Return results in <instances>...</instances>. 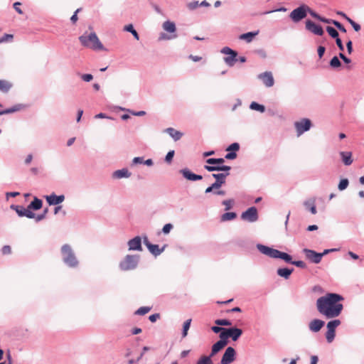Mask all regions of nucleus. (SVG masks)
I'll return each instance as SVG.
<instances>
[{
  "mask_svg": "<svg viewBox=\"0 0 364 364\" xmlns=\"http://www.w3.org/2000/svg\"><path fill=\"white\" fill-rule=\"evenodd\" d=\"M174 154H175V152H174L173 150L169 151L167 153V154H166V156L165 157V161H166V163L170 164L172 161V159H173V157L174 156Z\"/></svg>",
  "mask_w": 364,
  "mask_h": 364,
  "instance_id": "nucleus-49",
  "label": "nucleus"
},
{
  "mask_svg": "<svg viewBox=\"0 0 364 364\" xmlns=\"http://www.w3.org/2000/svg\"><path fill=\"white\" fill-rule=\"evenodd\" d=\"M12 87V83L5 80H0V91L7 93Z\"/></svg>",
  "mask_w": 364,
  "mask_h": 364,
  "instance_id": "nucleus-31",
  "label": "nucleus"
},
{
  "mask_svg": "<svg viewBox=\"0 0 364 364\" xmlns=\"http://www.w3.org/2000/svg\"><path fill=\"white\" fill-rule=\"evenodd\" d=\"M11 208L14 210L20 217H26L28 218H35V213L29 210L28 207L26 208L22 205H11Z\"/></svg>",
  "mask_w": 364,
  "mask_h": 364,
  "instance_id": "nucleus-9",
  "label": "nucleus"
},
{
  "mask_svg": "<svg viewBox=\"0 0 364 364\" xmlns=\"http://www.w3.org/2000/svg\"><path fill=\"white\" fill-rule=\"evenodd\" d=\"M303 252L307 259H309L311 262L314 264H318L321 262L322 259V255H319L318 252H316L314 250L304 248L303 250Z\"/></svg>",
  "mask_w": 364,
  "mask_h": 364,
  "instance_id": "nucleus-10",
  "label": "nucleus"
},
{
  "mask_svg": "<svg viewBox=\"0 0 364 364\" xmlns=\"http://www.w3.org/2000/svg\"><path fill=\"white\" fill-rule=\"evenodd\" d=\"M325 325V321L318 318H314L309 323V328L310 331L316 333L318 332Z\"/></svg>",
  "mask_w": 364,
  "mask_h": 364,
  "instance_id": "nucleus-19",
  "label": "nucleus"
},
{
  "mask_svg": "<svg viewBox=\"0 0 364 364\" xmlns=\"http://www.w3.org/2000/svg\"><path fill=\"white\" fill-rule=\"evenodd\" d=\"M237 53L234 51L233 53H230L228 56L224 58L225 63L230 67H232L237 61Z\"/></svg>",
  "mask_w": 364,
  "mask_h": 364,
  "instance_id": "nucleus-28",
  "label": "nucleus"
},
{
  "mask_svg": "<svg viewBox=\"0 0 364 364\" xmlns=\"http://www.w3.org/2000/svg\"><path fill=\"white\" fill-rule=\"evenodd\" d=\"M131 176L132 173L127 168L114 171L112 173V178L115 179L128 178Z\"/></svg>",
  "mask_w": 364,
  "mask_h": 364,
  "instance_id": "nucleus-20",
  "label": "nucleus"
},
{
  "mask_svg": "<svg viewBox=\"0 0 364 364\" xmlns=\"http://www.w3.org/2000/svg\"><path fill=\"white\" fill-rule=\"evenodd\" d=\"M241 218L242 220L249 223L256 222L259 218L257 208L255 206L249 208L247 210L242 213Z\"/></svg>",
  "mask_w": 364,
  "mask_h": 364,
  "instance_id": "nucleus-8",
  "label": "nucleus"
},
{
  "mask_svg": "<svg viewBox=\"0 0 364 364\" xmlns=\"http://www.w3.org/2000/svg\"><path fill=\"white\" fill-rule=\"evenodd\" d=\"M26 107V105L17 104V105H15L14 106H13L12 107H10V108H8V109H6L4 110H1L0 116L3 115V114H7L13 113V112H15L17 111H20Z\"/></svg>",
  "mask_w": 364,
  "mask_h": 364,
  "instance_id": "nucleus-25",
  "label": "nucleus"
},
{
  "mask_svg": "<svg viewBox=\"0 0 364 364\" xmlns=\"http://www.w3.org/2000/svg\"><path fill=\"white\" fill-rule=\"evenodd\" d=\"M81 79L85 82H90L93 79V76L91 74H82Z\"/></svg>",
  "mask_w": 364,
  "mask_h": 364,
  "instance_id": "nucleus-55",
  "label": "nucleus"
},
{
  "mask_svg": "<svg viewBox=\"0 0 364 364\" xmlns=\"http://www.w3.org/2000/svg\"><path fill=\"white\" fill-rule=\"evenodd\" d=\"M160 318L159 314H154L152 315H150L149 317V319L151 322L154 323L157 321Z\"/></svg>",
  "mask_w": 364,
  "mask_h": 364,
  "instance_id": "nucleus-61",
  "label": "nucleus"
},
{
  "mask_svg": "<svg viewBox=\"0 0 364 364\" xmlns=\"http://www.w3.org/2000/svg\"><path fill=\"white\" fill-rule=\"evenodd\" d=\"M79 40L83 46L92 50H102L104 48L103 45L95 32L90 33L88 35L85 33L79 37Z\"/></svg>",
  "mask_w": 364,
  "mask_h": 364,
  "instance_id": "nucleus-4",
  "label": "nucleus"
},
{
  "mask_svg": "<svg viewBox=\"0 0 364 364\" xmlns=\"http://www.w3.org/2000/svg\"><path fill=\"white\" fill-rule=\"evenodd\" d=\"M296 129L297 136H300L304 132L309 131L311 126V121L308 118H302L299 121H296L294 124Z\"/></svg>",
  "mask_w": 364,
  "mask_h": 364,
  "instance_id": "nucleus-7",
  "label": "nucleus"
},
{
  "mask_svg": "<svg viewBox=\"0 0 364 364\" xmlns=\"http://www.w3.org/2000/svg\"><path fill=\"white\" fill-rule=\"evenodd\" d=\"M348 22L350 23V25L353 26V29L355 31H359L361 28L360 26L355 23L354 21H353L351 18L348 19Z\"/></svg>",
  "mask_w": 364,
  "mask_h": 364,
  "instance_id": "nucleus-53",
  "label": "nucleus"
},
{
  "mask_svg": "<svg viewBox=\"0 0 364 364\" xmlns=\"http://www.w3.org/2000/svg\"><path fill=\"white\" fill-rule=\"evenodd\" d=\"M43 202L41 199L35 197L33 200L31 202V203L28 205V208L29 210H31V209L38 210L42 208Z\"/></svg>",
  "mask_w": 364,
  "mask_h": 364,
  "instance_id": "nucleus-30",
  "label": "nucleus"
},
{
  "mask_svg": "<svg viewBox=\"0 0 364 364\" xmlns=\"http://www.w3.org/2000/svg\"><path fill=\"white\" fill-rule=\"evenodd\" d=\"M48 211V209L46 208L43 210V212L41 214H39L38 215H35L34 218H35L36 221L39 222V221L43 220L46 218V215Z\"/></svg>",
  "mask_w": 364,
  "mask_h": 364,
  "instance_id": "nucleus-47",
  "label": "nucleus"
},
{
  "mask_svg": "<svg viewBox=\"0 0 364 364\" xmlns=\"http://www.w3.org/2000/svg\"><path fill=\"white\" fill-rule=\"evenodd\" d=\"M344 300L342 295L337 293H326L316 301V310L326 319L338 317L343 310L341 303Z\"/></svg>",
  "mask_w": 364,
  "mask_h": 364,
  "instance_id": "nucleus-1",
  "label": "nucleus"
},
{
  "mask_svg": "<svg viewBox=\"0 0 364 364\" xmlns=\"http://www.w3.org/2000/svg\"><path fill=\"white\" fill-rule=\"evenodd\" d=\"M14 36L11 34H4L3 37L0 38L1 43L11 41L13 39Z\"/></svg>",
  "mask_w": 364,
  "mask_h": 364,
  "instance_id": "nucleus-51",
  "label": "nucleus"
},
{
  "mask_svg": "<svg viewBox=\"0 0 364 364\" xmlns=\"http://www.w3.org/2000/svg\"><path fill=\"white\" fill-rule=\"evenodd\" d=\"M257 34L258 31L245 33L240 36V39L245 40L247 43H250L252 41L253 38Z\"/></svg>",
  "mask_w": 364,
  "mask_h": 364,
  "instance_id": "nucleus-32",
  "label": "nucleus"
},
{
  "mask_svg": "<svg viewBox=\"0 0 364 364\" xmlns=\"http://www.w3.org/2000/svg\"><path fill=\"white\" fill-rule=\"evenodd\" d=\"M3 255H10L11 253V248L9 245H4L1 249Z\"/></svg>",
  "mask_w": 364,
  "mask_h": 364,
  "instance_id": "nucleus-56",
  "label": "nucleus"
},
{
  "mask_svg": "<svg viewBox=\"0 0 364 364\" xmlns=\"http://www.w3.org/2000/svg\"><path fill=\"white\" fill-rule=\"evenodd\" d=\"M237 217V215L234 212H228L221 215L222 221H228L234 220Z\"/></svg>",
  "mask_w": 364,
  "mask_h": 364,
  "instance_id": "nucleus-35",
  "label": "nucleus"
},
{
  "mask_svg": "<svg viewBox=\"0 0 364 364\" xmlns=\"http://www.w3.org/2000/svg\"><path fill=\"white\" fill-rule=\"evenodd\" d=\"M291 264L295 265L297 267L301 268V269H305L306 267V264L304 261H301V260H298V261L292 260Z\"/></svg>",
  "mask_w": 364,
  "mask_h": 364,
  "instance_id": "nucleus-48",
  "label": "nucleus"
},
{
  "mask_svg": "<svg viewBox=\"0 0 364 364\" xmlns=\"http://www.w3.org/2000/svg\"><path fill=\"white\" fill-rule=\"evenodd\" d=\"M289 16L294 22H299L301 19L304 18L306 16V10L305 6H301L294 9L291 12Z\"/></svg>",
  "mask_w": 364,
  "mask_h": 364,
  "instance_id": "nucleus-12",
  "label": "nucleus"
},
{
  "mask_svg": "<svg viewBox=\"0 0 364 364\" xmlns=\"http://www.w3.org/2000/svg\"><path fill=\"white\" fill-rule=\"evenodd\" d=\"M304 205L313 215L316 213V208L314 200H306L304 202Z\"/></svg>",
  "mask_w": 364,
  "mask_h": 364,
  "instance_id": "nucleus-33",
  "label": "nucleus"
},
{
  "mask_svg": "<svg viewBox=\"0 0 364 364\" xmlns=\"http://www.w3.org/2000/svg\"><path fill=\"white\" fill-rule=\"evenodd\" d=\"M172 229L173 225L171 223H167L163 227L162 232L164 234H168Z\"/></svg>",
  "mask_w": 364,
  "mask_h": 364,
  "instance_id": "nucleus-52",
  "label": "nucleus"
},
{
  "mask_svg": "<svg viewBox=\"0 0 364 364\" xmlns=\"http://www.w3.org/2000/svg\"><path fill=\"white\" fill-rule=\"evenodd\" d=\"M60 252L63 262L65 264L71 268H75L78 266V260L70 245H63L61 247Z\"/></svg>",
  "mask_w": 364,
  "mask_h": 364,
  "instance_id": "nucleus-3",
  "label": "nucleus"
},
{
  "mask_svg": "<svg viewBox=\"0 0 364 364\" xmlns=\"http://www.w3.org/2000/svg\"><path fill=\"white\" fill-rule=\"evenodd\" d=\"M240 149V144L237 142L231 144L227 149L228 151H237Z\"/></svg>",
  "mask_w": 364,
  "mask_h": 364,
  "instance_id": "nucleus-46",
  "label": "nucleus"
},
{
  "mask_svg": "<svg viewBox=\"0 0 364 364\" xmlns=\"http://www.w3.org/2000/svg\"><path fill=\"white\" fill-rule=\"evenodd\" d=\"M225 161L224 159L223 158H210L206 160V163L210 165L213 164H222Z\"/></svg>",
  "mask_w": 364,
  "mask_h": 364,
  "instance_id": "nucleus-38",
  "label": "nucleus"
},
{
  "mask_svg": "<svg viewBox=\"0 0 364 364\" xmlns=\"http://www.w3.org/2000/svg\"><path fill=\"white\" fill-rule=\"evenodd\" d=\"M306 28L314 34L318 36H323V30L320 25L316 24L311 20H307L306 21Z\"/></svg>",
  "mask_w": 364,
  "mask_h": 364,
  "instance_id": "nucleus-14",
  "label": "nucleus"
},
{
  "mask_svg": "<svg viewBox=\"0 0 364 364\" xmlns=\"http://www.w3.org/2000/svg\"><path fill=\"white\" fill-rule=\"evenodd\" d=\"M162 28L164 31L173 33L176 31V24L174 22L171 21H166L162 24Z\"/></svg>",
  "mask_w": 364,
  "mask_h": 364,
  "instance_id": "nucleus-27",
  "label": "nucleus"
},
{
  "mask_svg": "<svg viewBox=\"0 0 364 364\" xmlns=\"http://www.w3.org/2000/svg\"><path fill=\"white\" fill-rule=\"evenodd\" d=\"M257 78L262 80L264 85L267 87H271L274 85V79L272 73L266 71L257 75Z\"/></svg>",
  "mask_w": 364,
  "mask_h": 364,
  "instance_id": "nucleus-11",
  "label": "nucleus"
},
{
  "mask_svg": "<svg viewBox=\"0 0 364 364\" xmlns=\"http://www.w3.org/2000/svg\"><path fill=\"white\" fill-rule=\"evenodd\" d=\"M144 164V157L137 156L134 157L132 160V164Z\"/></svg>",
  "mask_w": 364,
  "mask_h": 364,
  "instance_id": "nucleus-58",
  "label": "nucleus"
},
{
  "mask_svg": "<svg viewBox=\"0 0 364 364\" xmlns=\"http://www.w3.org/2000/svg\"><path fill=\"white\" fill-rule=\"evenodd\" d=\"M235 50H232L229 47H224L221 50V53L225 55H230V53H233Z\"/></svg>",
  "mask_w": 364,
  "mask_h": 364,
  "instance_id": "nucleus-60",
  "label": "nucleus"
},
{
  "mask_svg": "<svg viewBox=\"0 0 364 364\" xmlns=\"http://www.w3.org/2000/svg\"><path fill=\"white\" fill-rule=\"evenodd\" d=\"M211 330L214 333H220L222 331H226V328L220 327V326H212Z\"/></svg>",
  "mask_w": 364,
  "mask_h": 364,
  "instance_id": "nucleus-62",
  "label": "nucleus"
},
{
  "mask_svg": "<svg viewBox=\"0 0 364 364\" xmlns=\"http://www.w3.org/2000/svg\"><path fill=\"white\" fill-rule=\"evenodd\" d=\"M230 175L229 172L220 173H213L212 176L215 178V181L213 183L218 189H219L223 184L225 183V179L228 176Z\"/></svg>",
  "mask_w": 364,
  "mask_h": 364,
  "instance_id": "nucleus-18",
  "label": "nucleus"
},
{
  "mask_svg": "<svg viewBox=\"0 0 364 364\" xmlns=\"http://www.w3.org/2000/svg\"><path fill=\"white\" fill-rule=\"evenodd\" d=\"M204 168L209 172L219 171V166L205 165Z\"/></svg>",
  "mask_w": 364,
  "mask_h": 364,
  "instance_id": "nucleus-50",
  "label": "nucleus"
},
{
  "mask_svg": "<svg viewBox=\"0 0 364 364\" xmlns=\"http://www.w3.org/2000/svg\"><path fill=\"white\" fill-rule=\"evenodd\" d=\"M341 65V63L337 56H334L330 60V66L333 68H339Z\"/></svg>",
  "mask_w": 364,
  "mask_h": 364,
  "instance_id": "nucleus-41",
  "label": "nucleus"
},
{
  "mask_svg": "<svg viewBox=\"0 0 364 364\" xmlns=\"http://www.w3.org/2000/svg\"><path fill=\"white\" fill-rule=\"evenodd\" d=\"M192 320L191 318L186 320L183 326L182 337L185 338L188 334V331L191 326Z\"/></svg>",
  "mask_w": 364,
  "mask_h": 364,
  "instance_id": "nucleus-37",
  "label": "nucleus"
},
{
  "mask_svg": "<svg viewBox=\"0 0 364 364\" xmlns=\"http://www.w3.org/2000/svg\"><path fill=\"white\" fill-rule=\"evenodd\" d=\"M229 338V336H228V332L225 331H222L220 333V341H228V338Z\"/></svg>",
  "mask_w": 364,
  "mask_h": 364,
  "instance_id": "nucleus-57",
  "label": "nucleus"
},
{
  "mask_svg": "<svg viewBox=\"0 0 364 364\" xmlns=\"http://www.w3.org/2000/svg\"><path fill=\"white\" fill-rule=\"evenodd\" d=\"M228 343V341H218L212 346L211 353L210 356L213 357L215 354L219 352Z\"/></svg>",
  "mask_w": 364,
  "mask_h": 364,
  "instance_id": "nucleus-26",
  "label": "nucleus"
},
{
  "mask_svg": "<svg viewBox=\"0 0 364 364\" xmlns=\"http://www.w3.org/2000/svg\"><path fill=\"white\" fill-rule=\"evenodd\" d=\"M236 157H237V154L234 151H229V153H228L225 156V158L226 159H229V160L235 159Z\"/></svg>",
  "mask_w": 364,
  "mask_h": 364,
  "instance_id": "nucleus-59",
  "label": "nucleus"
},
{
  "mask_svg": "<svg viewBox=\"0 0 364 364\" xmlns=\"http://www.w3.org/2000/svg\"><path fill=\"white\" fill-rule=\"evenodd\" d=\"M179 173L182 174L184 178L191 181H200L203 178L201 175H198L191 172L188 168L181 169Z\"/></svg>",
  "mask_w": 364,
  "mask_h": 364,
  "instance_id": "nucleus-15",
  "label": "nucleus"
},
{
  "mask_svg": "<svg viewBox=\"0 0 364 364\" xmlns=\"http://www.w3.org/2000/svg\"><path fill=\"white\" fill-rule=\"evenodd\" d=\"M235 350L232 347H228L222 357L221 364H230L235 358Z\"/></svg>",
  "mask_w": 364,
  "mask_h": 364,
  "instance_id": "nucleus-13",
  "label": "nucleus"
},
{
  "mask_svg": "<svg viewBox=\"0 0 364 364\" xmlns=\"http://www.w3.org/2000/svg\"><path fill=\"white\" fill-rule=\"evenodd\" d=\"M336 43L337 46L338 47L339 50L341 51H343L344 46H343L342 41L341 40L340 38H337V39H336Z\"/></svg>",
  "mask_w": 364,
  "mask_h": 364,
  "instance_id": "nucleus-64",
  "label": "nucleus"
},
{
  "mask_svg": "<svg viewBox=\"0 0 364 364\" xmlns=\"http://www.w3.org/2000/svg\"><path fill=\"white\" fill-rule=\"evenodd\" d=\"M164 132L167 133L175 141L181 139L183 134L172 127L166 128Z\"/></svg>",
  "mask_w": 364,
  "mask_h": 364,
  "instance_id": "nucleus-22",
  "label": "nucleus"
},
{
  "mask_svg": "<svg viewBox=\"0 0 364 364\" xmlns=\"http://www.w3.org/2000/svg\"><path fill=\"white\" fill-rule=\"evenodd\" d=\"M326 31L328 32L329 36L331 37H332L333 38L337 39V38H339L338 33L334 28H333L331 26H327Z\"/></svg>",
  "mask_w": 364,
  "mask_h": 364,
  "instance_id": "nucleus-39",
  "label": "nucleus"
},
{
  "mask_svg": "<svg viewBox=\"0 0 364 364\" xmlns=\"http://www.w3.org/2000/svg\"><path fill=\"white\" fill-rule=\"evenodd\" d=\"M257 249L263 255H265L271 258L274 259H283L287 263L291 264L292 262V257L290 255L281 252L278 250L274 249L272 247L257 244Z\"/></svg>",
  "mask_w": 364,
  "mask_h": 364,
  "instance_id": "nucleus-2",
  "label": "nucleus"
},
{
  "mask_svg": "<svg viewBox=\"0 0 364 364\" xmlns=\"http://www.w3.org/2000/svg\"><path fill=\"white\" fill-rule=\"evenodd\" d=\"M214 186H215L212 183L210 186H208L205 189V193H213L214 194V191L218 189L216 187H214Z\"/></svg>",
  "mask_w": 364,
  "mask_h": 364,
  "instance_id": "nucleus-63",
  "label": "nucleus"
},
{
  "mask_svg": "<svg viewBox=\"0 0 364 364\" xmlns=\"http://www.w3.org/2000/svg\"><path fill=\"white\" fill-rule=\"evenodd\" d=\"M349 181L347 178L341 179L338 183V188L339 191H343L348 186Z\"/></svg>",
  "mask_w": 364,
  "mask_h": 364,
  "instance_id": "nucleus-42",
  "label": "nucleus"
},
{
  "mask_svg": "<svg viewBox=\"0 0 364 364\" xmlns=\"http://www.w3.org/2000/svg\"><path fill=\"white\" fill-rule=\"evenodd\" d=\"M150 311H151V307L142 306V307L139 308L136 311L135 314H137V315H145L146 314H147Z\"/></svg>",
  "mask_w": 364,
  "mask_h": 364,
  "instance_id": "nucleus-43",
  "label": "nucleus"
},
{
  "mask_svg": "<svg viewBox=\"0 0 364 364\" xmlns=\"http://www.w3.org/2000/svg\"><path fill=\"white\" fill-rule=\"evenodd\" d=\"M215 323L218 326H231L232 322L228 319H217L215 321Z\"/></svg>",
  "mask_w": 364,
  "mask_h": 364,
  "instance_id": "nucleus-45",
  "label": "nucleus"
},
{
  "mask_svg": "<svg viewBox=\"0 0 364 364\" xmlns=\"http://www.w3.org/2000/svg\"><path fill=\"white\" fill-rule=\"evenodd\" d=\"M177 35L176 34H173V35H167L166 33H161L160 34V38L159 39L160 40H162V39H172V38H176Z\"/></svg>",
  "mask_w": 364,
  "mask_h": 364,
  "instance_id": "nucleus-54",
  "label": "nucleus"
},
{
  "mask_svg": "<svg viewBox=\"0 0 364 364\" xmlns=\"http://www.w3.org/2000/svg\"><path fill=\"white\" fill-rule=\"evenodd\" d=\"M127 245L129 251H141V239L139 236L129 240L127 242Z\"/></svg>",
  "mask_w": 364,
  "mask_h": 364,
  "instance_id": "nucleus-16",
  "label": "nucleus"
},
{
  "mask_svg": "<svg viewBox=\"0 0 364 364\" xmlns=\"http://www.w3.org/2000/svg\"><path fill=\"white\" fill-rule=\"evenodd\" d=\"M339 154L341 158V161L346 166H350L352 164L353 160L352 159V152L350 151H340Z\"/></svg>",
  "mask_w": 364,
  "mask_h": 364,
  "instance_id": "nucleus-23",
  "label": "nucleus"
},
{
  "mask_svg": "<svg viewBox=\"0 0 364 364\" xmlns=\"http://www.w3.org/2000/svg\"><path fill=\"white\" fill-rule=\"evenodd\" d=\"M47 203L49 205H56L61 203H63L65 200L64 195L57 196L54 193H51L49 196H45Z\"/></svg>",
  "mask_w": 364,
  "mask_h": 364,
  "instance_id": "nucleus-17",
  "label": "nucleus"
},
{
  "mask_svg": "<svg viewBox=\"0 0 364 364\" xmlns=\"http://www.w3.org/2000/svg\"><path fill=\"white\" fill-rule=\"evenodd\" d=\"M124 29V31H126L127 32H130L133 35V36L134 37L135 39H136V40L139 39V36L138 33L134 28V27L132 24L125 26Z\"/></svg>",
  "mask_w": 364,
  "mask_h": 364,
  "instance_id": "nucleus-36",
  "label": "nucleus"
},
{
  "mask_svg": "<svg viewBox=\"0 0 364 364\" xmlns=\"http://www.w3.org/2000/svg\"><path fill=\"white\" fill-rule=\"evenodd\" d=\"M222 204L223 205H225V210H229L230 209H231L232 208V205L234 204V200L233 199H228V200H225L222 202Z\"/></svg>",
  "mask_w": 364,
  "mask_h": 364,
  "instance_id": "nucleus-44",
  "label": "nucleus"
},
{
  "mask_svg": "<svg viewBox=\"0 0 364 364\" xmlns=\"http://www.w3.org/2000/svg\"><path fill=\"white\" fill-rule=\"evenodd\" d=\"M140 256L138 255H127L119 264L122 271L132 270L136 268L139 262Z\"/></svg>",
  "mask_w": 364,
  "mask_h": 364,
  "instance_id": "nucleus-5",
  "label": "nucleus"
},
{
  "mask_svg": "<svg viewBox=\"0 0 364 364\" xmlns=\"http://www.w3.org/2000/svg\"><path fill=\"white\" fill-rule=\"evenodd\" d=\"M166 247V245H164L161 248H159L158 245L149 244L148 250L153 255L157 257L164 251Z\"/></svg>",
  "mask_w": 364,
  "mask_h": 364,
  "instance_id": "nucleus-24",
  "label": "nucleus"
},
{
  "mask_svg": "<svg viewBox=\"0 0 364 364\" xmlns=\"http://www.w3.org/2000/svg\"><path fill=\"white\" fill-rule=\"evenodd\" d=\"M341 321L339 319L336 318H332L327 323V331L325 336L328 343H331L333 341L336 336V329L341 325Z\"/></svg>",
  "mask_w": 364,
  "mask_h": 364,
  "instance_id": "nucleus-6",
  "label": "nucleus"
},
{
  "mask_svg": "<svg viewBox=\"0 0 364 364\" xmlns=\"http://www.w3.org/2000/svg\"><path fill=\"white\" fill-rule=\"evenodd\" d=\"M196 364H213L211 360V356H202L197 362Z\"/></svg>",
  "mask_w": 364,
  "mask_h": 364,
  "instance_id": "nucleus-40",
  "label": "nucleus"
},
{
  "mask_svg": "<svg viewBox=\"0 0 364 364\" xmlns=\"http://www.w3.org/2000/svg\"><path fill=\"white\" fill-rule=\"evenodd\" d=\"M225 331L228 332L229 338H231L233 341H236L242 334V329L236 327L226 328Z\"/></svg>",
  "mask_w": 364,
  "mask_h": 364,
  "instance_id": "nucleus-21",
  "label": "nucleus"
},
{
  "mask_svg": "<svg viewBox=\"0 0 364 364\" xmlns=\"http://www.w3.org/2000/svg\"><path fill=\"white\" fill-rule=\"evenodd\" d=\"M250 108L252 110H256L262 113L265 111V107L262 105L258 104L256 102H251L250 105Z\"/></svg>",
  "mask_w": 364,
  "mask_h": 364,
  "instance_id": "nucleus-34",
  "label": "nucleus"
},
{
  "mask_svg": "<svg viewBox=\"0 0 364 364\" xmlns=\"http://www.w3.org/2000/svg\"><path fill=\"white\" fill-rule=\"evenodd\" d=\"M293 271H294L293 268H291V269H289V268H279L277 270V273L279 277H283L285 279H287L289 278V277L291 274V273L293 272Z\"/></svg>",
  "mask_w": 364,
  "mask_h": 364,
  "instance_id": "nucleus-29",
  "label": "nucleus"
}]
</instances>
